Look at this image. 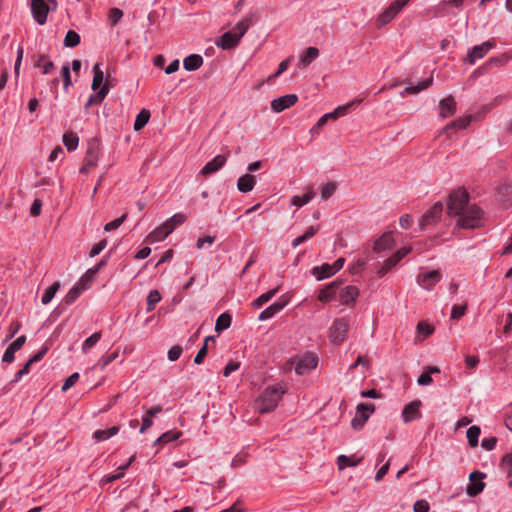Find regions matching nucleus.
<instances>
[{"mask_svg":"<svg viewBox=\"0 0 512 512\" xmlns=\"http://www.w3.org/2000/svg\"><path fill=\"white\" fill-rule=\"evenodd\" d=\"M97 274V268H89L86 273L80 278V285L87 284V288L89 284L94 280L95 275Z\"/></svg>","mask_w":512,"mask_h":512,"instance_id":"864d4df0","label":"nucleus"},{"mask_svg":"<svg viewBox=\"0 0 512 512\" xmlns=\"http://www.w3.org/2000/svg\"><path fill=\"white\" fill-rule=\"evenodd\" d=\"M433 83V77L426 78L420 82H418L416 85H409L407 86L403 92H401V95L403 96L406 94H417L428 87H430Z\"/></svg>","mask_w":512,"mask_h":512,"instance_id":"a878e982","label":"nucleus"},{"mask_svg":"<svg viewBox=\"0 0 512 512\" xmlns=\"http://www.w3.org/2000/svg\"><path fill=\"white\" fill-rule=\"evenodd\" d=\"M443 212V204L436 202L421 218L419 226L424 230L428 226H433L438 223Z\"/></svg>","mask_w":512,"mask_h":512,"instance_id":"0eeeda50","label":"nucleus"},{"mask_svg":"<svg viewBox=\"0 0 512 512\" xmlns=\"http://www.w3.org/2000/svg\"><path fill=\"white\" fill-rule=\"evenodd\" d=\"M59 288H60L59 282H54L51 286H49L42 295V298H41L42 304L47 305L48 303H50L51 300L53 299V297L55 296L56 292L59 290Z\"/></svg>","mask_w":512,"mask_h":512,"instance_id":"79ce46f5","label":"nucleus"},{"mask_svg":"<svg viewBox=\"0 0 512 512\" xmlns=\"http://www.w3.org/2000/svg\"><path fill=\"white\" fill-rule=\"evenodd\" d=\"M183 352V349L180 345L172 346L168 351V359L172 362L178 360Z\"/></svg>","mask_w":512,"mask_h":512,"instance_id":"052dcab7","label":"nucleus"},{"mask_svg":"<svg viewBox=\"0 0 512 512\" xmlns=\"http://www.w3.org/2000/svg\"><path fill=\"white\" fill-rule=\"evenodd\" d=\"M240 40L241 39L236 35V32L228 31L216 40L215 44L224 50H229L235 48L239 44Z\"/></svg>","mask_w":512,"mask_h":512,"instance_id":"dca6fc26","label":"nucleus"},{"mask_svg":"<svg viewBox=\"0 0 512 512\" xmlns=\"http://www.w3.org/2000/svg\"><path fill=\"white\" fill-rule=\"evenodd\" d=\"M181 435H182V433L180 431H173V430L167 431V432L163 433L160 437H158L155 440L154 444L155 445L166 444V443L177 440Z\"/></svg>","mask_w":512,"mask_h":512,"instance_id":"e433bc0d","label":"nucleus"},{"mask_svg":"<svg viewBox=\"0 0 512 512\" xmlns=\"http://www.w3.org/2000/svg\"><path fill=\"white\" fill-rule=\"evenodd\" d=\"M34 66L43 69V74L50 73L54 68V63L48 59L47 55L39 54L35 60Z\"/></svg>","mask_w":512,"mask_h":512,"instance_id":"c756f323","label":"nucleus"},{"mask_svg":"<svg viewBox=\"0 0 512 512\" xmlns=\"http://www.w3.org/2000/svg\"><path fill=\"white\" fill-rule=\"evenodd\" d=\"M101 339V332H95L90 337H88L82 344V352L87 353L93 346L97 344V342Z\"/></svg>","mask_w":512,"mask_h":512,"instance_id":"de8ad7c7","label":"nucleus"},{"mask_svg":"<svg viewBox=\"0 0 512 512\" xmlns=\"http://www.w3.org/2000/svg\"><path fill=\"white\" fill-rule=\"evenodd\" d=\"M359 295V289L356 286L348 285L340 291V300L344 305L354 304Z\"/></svg>","mask_w":512,"mask_h":512,"instance_id":"4be33fe9","label":"nucleus"},{"mask_svg":"<svg viewBox=\"0 0 512 512\" xmlns=\"http://www.w3.org/2000/svg\"><path fill=\"white\" fill-rule=\"evenodd\" d=\"M123 16V11L119 8H111L109 11V20L112 25L117 24Z\"/></svg>","mask_w":512,"mask_h":512,"instance_id":"e2e57ef3","label":"nucleus"},{"mask_svg":"<svg viewBox=\"0 0 512 512\" xmlns=\"http://www.w3.org/2000/svg\"><path fill=\"white\" fill-rule=\"evenodd\" d=\"M471 120H472V116L471 115H469V116H467L465 118H458V119L452 121L451 123H449L448 125H446L444 130L447 131L450 128H453V129H465L470 124Z\"/></svg>","mask_w":512,"mask_h":512,"instance_id":"49530a36","label":"nucleus"},{"mask_svg":"<svg viewBox=\"0 0 512 512\" xmlns=\"http://www.w3.org/2000/svg\"><path fill=\"white\" fill-rule=\"evenodd\" d=\"M480 433V427L476 425L469 427L468 430L466 431V437L471 447H476L478 445V438Z\"/></svg>","mask_w":512,"mask_h":512,"instance_id":"ea45409f","label":"nucleus"},{"mask_svg":"<svg viewBox=\"0 0 512 512\" xmlns=\"http://www.w3.org/2000/svg\"><path fill=\"white\" fill-rule=\"evenodd\" d=\"M467 311V303L461 305H454L451 309V319L459 320L465 315Z\"/></svg>","mask_w":512,"mask_h":512,"instance_id":"603ef678","label":"nucleus"},{"mask_svg":"<svg viewBox=\"0 0 512 512\" xmlns=\"http://www.w3.org/2000/svg\"><path fill=\"white\" fill-rule=\"evenodd\" d=\"M440 116L448 118L456 112V101L452 95L447 96L439 102Z\"/></svg>","mask_w":512,"mask_h":512,"instance_id":"aec40b11","label":"nucleus"},{"mask_svg":"<svg viewBox=\"0 0 512 512\" xmlns=\"http://www.w3.org/2000/svg\"><path fill=\"white\" fill-rule=\"evenodd\" d=\"M375 411V406L368 403H360L356 407V414L351 420V427L360 430L364 427L370 415Z\"/></svg>","mask_w":512,"mask_h":512,"instance_id":"20e7f679","label":"nucleus"},{"mask_svg":"<svg viewBox=\"0 0 512 512\" xmlns=\"http://www.w3.org/2000/svg\"><path fill=\"white\" fill-rule=\"evenodd\" d=\"M126 218H127V214L125 213L122 216H120L119 218H117L111 222H108L104 226V230L106 232H110V231L117 229L125 221Z\"/></svg>","mask_w":512,"mask_h":512,"instance_id":"13d9d810","label":"nucleus"},{"mask_svg":"<svg viewBox=\"0 0 512 512\" xmlns=\"http://www.w3.org/2000/svg\"><path fill=\"white\" fill-rule=\"evenodd\" d=\"M203 64V58L199 54H191L184 58L183 66L187 71H196Z\"/></svg>","mask_w":512,"mask_h":512,"instance_id":"b1692460","label":"nucleus"},{"mask_svg":"<svg viewBox=\"0 0 512 512\" xmlns=\"http://www.w3.org/2000/svg\"><path fill=\"white\" fill-rule=\"evenodd\" d=\"M16 352L17 351L11 345H9L2 356V362L12 363L15 359Z\"/></svg>","mask_w":512,"mask_h":512,"instance_id":"774afa93","label":"nucleus"},{"mask_svg":"<svg viewBox=\"0 0 512 512\" xmlns=\"http://www.w3.org/2000/svg\"><path fill=\"white\" fill-rule=\"evenodd\" d=\"M87 289V284H84L83 286L80 285V283L78 282L76 285H74L69 291L68 293L65 295L63 301L66 305H71L73 304L77 299L78 297L81 295V293L83 291H85Z\"/></svg>","mask_w":512,"mask_h":512,"instance_id":"393cba45","label":"nucleus"},{"mask_svg":"<svg viewBox=\"0 0 512 512\" xmlns=\"http://www.w3.org/2000/svg\"><path fill=\"white\" fill-rule=\"evenodd\" d=\"M319 55V50L316 47H308L300 57V62L307 66Z\"/></svg>","mask_w":512,"mask_h":512,"instance_id":"f704fd0d","label":"nucleus"},{"mask_svg":"<svg viewBox=\"0 0 512 512\" xmlns=\"http://www.w3.org/2000/svg\"><path fill=\"white\" fill-rule=\"evenodd\" d=\"M499 467L506 472L507 477L512 478V452L502 456Z\"/></svg>","mask_w":512,"mask_h":512,"instance_id":"37998d69","label":"nucleus"},{"mask_svg":"<svg viewBox=\"0 0 512 512\" xmlns=\"http://www.w3.org/2000/svg\"><path fill=\"white\" fill-rule=\"evenodd\" d=\"M119 356V352L118 351H114L112 352L111 354L105 356V357H102L98 364L101 366V369H104L106 366H108L111 362H113L114 360H116V358Z\"/></svg>","mask_w":512,"mask_h":512,"instance_id":"69168bd1","label":"nucleus"},{"mask_svg":"<svg viewBox=\"0 0 512 512\" xmlns=\"http://www.w3.org/2000/svg\"><path fill=\"white\" fill-rule=\"evenodd\" d=\"M421 406L420 400H414L406 405L402 411V418L404 423H409L413 420L421 418L419 407Z\"/></svg>","mask_w":512,"mask_h":512,"instance_id":"2eb2a0df","label":"nucleus"},{"mask_svg":"<svg viewBox=\"0 0 512 512\" xmlns=\"http://www.w3.org/2000/svg\"><path fill=\"white\" fill-rule=\"evenodd\" d=\"M315 196V192L312 188H310L305 194L302 196H293L291 198V204L301 207L303 205H306L313 197Z\"/></svg>","mask_w":512,"mask_h":512,"instance_id":"72a5a7b5","label":"nucleus"},{"mask_svg":"<svg viewBox=\"0 0 512 512\" xmlns=\"http://www.w3.org/2000/svg\"><path fill=\"white\" fill-rule=\"evenodd\" d=\"M429 509H430V505H429L428 501H426L424 499L417 500L413 506L414 512H429Z\"/></svg>","mask_w":512,"mask_h":512,"instance_id":"338daca9","label":"nucleus"},{"mask_svg":"<svg viewBox=\"0 0 512 512\" xmlns=\"http://www.w3.org/2000/svg\"><path fill=\"white\" fill-rule=\"evenodd\" d=\"M119 429H120L119 426H113L109 429L96 430L93 433V438L97 441L107 440L110 437L116 435L119 432Z\"/></svg>","mask_w":512,"mask_h":512,"instance_id":"2f4dec72","label":"nucleus"},{"mask_svg":"<svg viewBox=\"0 0 512 512\" xmlns=\"http://www.w3.org/2000/svg\"><path fill=\"white\" fill-rule=\"evenodd\" d=\"M168 234H165V232L162 230L161 225L157 227L154 231H152L148 236L146 241L149 243H154L158 241L164 240Z\"/></svg>","mask_w":512,"mask_h":512,"instance_id":"8fccbe9b","label":"nucleus"},{"mask_svg":"<svg viewBox=\"0 0 512 512\" xmlns=\"http://www.w3.org/2000/svg\"><path fill=\"white\" fill-rule=\"evenodd\" d=\"M343 281L336 279L323 287L318 295V300L321 302H329L335 298L338 289L342 286Z\"/></svg>","mask_w":512,"mask_h":512,"instance_id":"ddd939ff","label":"nucleus"},{"mask_svg":"<svg viewBox=\"0 0 512 512\" xmlns=\"http://www.w3.org/2000/svg\"><path fill=\"white\" fill-rule=\"evenodd\" d=\"M251 24H252L251 18L245 17L240 22L237 23L233 32H236V35L241 39L245 35V33L248 31Z\"/></svg>","mask_w":512,"mask_h":512,"instance_id":"c03bdc74","label":"nucleus"},{"mask_svg":"<svg viewBox=\"0 0 512 512\" xmlns=\"http://www.w3.org/2000/svg\"><path fill=\"white\" fill-rule=\"evenodd\" d=\"M287 301L284 300V301H277L273 304H271L270 306H268L267 308H265L258 316V320L259 321H266L270 318H272L275 314H277L278 312H280L281 310L284 309V307L287 305Z\"/></svg>","mask_w":512,"mask_h":512,"instance_id":"412c9836","label":"nucleus"},{"mask_svg":"<svg viewBox=\"0 0 512 512\" xmlns=\"http://www.w3.org/2000/svg\"><path fill=\"white\" fill-rule=\"evenodd\" d=\"M278 290H279V288L277 287V288L267 291L266 293L261 294L257 299H255L253 301V303H252L253 307L260 308L261 306H263L265 303H267L270 299H272L276 295Z\"/></svg>","mask_w":512,"mask_h":512,"instance_id":"c9c22d12","label":"nucleus"},{"mask_svg":"<svg viewBox=\"0 0 512 512\" xmlns=\"http://www.w3.org/2000/svg\"><path fill=\"white\" fill-rule=\"evenodd\" d=\"M362 462V457L356 458L355 456L340 455L337 458V466L339 470H343L346 467H355Z\"/></svg>","mask_w":512,"mask_h":512,"instance_id":"cd10ccee","label":"nucleus"},{"mask_svg":"<svg viewBox=\"0 0 512 512\" xmlns=\"http://www.w3.org/2000/svg\"><path fill=\"white\" fill-rule=\"evenodd\" d=\"M336 188L335 182L326 183L321 189V199L324 201L329 199L335 193Z\"/></svg>","mask_w":512,"mask_h":512,"instance_id":"3c124183","label":"nucleus"},{"mask_svg":"<svg viewBox=\"0 0 512 512\" xmlns=\"http://www.w3.org/2000/svg\"><path fill=\"white\" fill-rule=\"evenodd\" d=\"M297 100L298 96L296 94H287L281 96L271 101V109L276 113H280L293 106Z\"/></svg>","mask_w":512,"mask_h":512,"instance_id":"f8f14e48","label":"nucleus"},{"mask_svg":"<svg viewBox=\"0 0 512 512\" xmlns=\"http://www.w3.org/2000/svg\"><path fill=\"white\" fill-rule=\"evenodd\" d=\"M63 143L68 151H73L78 146L79 137L73 132H67L63 135Z\"/></svg>","mask_w":512,"mask_h":512,"instance_id":"4c0bfd02","label":"nucleus"},{"mask_svg":"<svg viewBox=\"0 0 512 512\" xmlns=\"http://www.w3.org/2000/svg\"><path fill=\"white\" fill-rule=\"evenodd\" d=\"M31 364L26 362L24 366L15 374L14 378L11 380V384H15L19 382L23 376L27 375L30 371Z\"/></svg>","mask_w":512,"mask_h":512,"instance_id":"680f3d73","label":"nucleus"},{"mask_svg":"<svg viewBox=\"0 0 512 512\" xmlns=\"http://www.w3.org/2000/svg\"><path fill=\"white\" fill-rule=\"evenodd\" d=\"M31 12L34 20L43 25L47 20L49 6L44 0H31Z\"/></svg>","mask_w":512,"mask_h":512,"instance_id":"9b49d317","label":"nucleus"},{"mask_svg":"<svg viewBox=\"0 0 512 512\" xmlns=\"http://www.w3.org/2000/svg\"><path fill=\"white\" fill-rule=\"evenodd\" d=\"M110 90L109 81L106 79V82L102 85L98 92L93 93L89 96L88 101L84 105V109L87 111L90 106L94 104H100L105 97L108 95Z\"/></svg>","mask_w":512,"mask_h":512,"instance_id":"a211bd4d","label":"nucleus"},{"mask_svg":"<svg viewBox=\"0 0 512 512\" xmlns=\"http://www.w3.org/2000/svg\"><path fill=\"white\" fill-rule=\"evenodd\" d=\"M99 154V143L96 140L91 141L86 151L83 166L80 168V173L88 174L97 165Z\"/></svg>","mask_w":512,"mask_h":512,"instance_id":"39448f33","label":"nucleus"},{"mask_svg":"<svg viewBox=\"0 0 512 512\" xmlns=\"http://www.w3.org/2000/svg\"><path fill=\"white\" fill-rule=\"evenodd\" d=\"M311 274L315 276V278L320 281L325 278H329L334 275L332 267L328 263H324L321 266L313 267L311 270Z\"/></svg>","mask_w":512,"mask_h":512,"instance_id":"bb28decb","label":"nucleus"},{"mask_svg":"<svg viewBox=\"0 0 512 512\" xmlns=\"http://www.w3.org/2000/svg\"><path fill=\"white\" fill-rule=\"evenodd\" d=\"M395 245V240L391 232L384 233L379 237L373 246V250L377 253L392 249Z\"/></svg>","mask_w":512,"mask_h":512,"instance_id":"6ab92c4d","label":"nucleus"},{"mask_svg":"<svg viewBox=\"0 0 512 512\" xmlns=\"http://www.w3.org/2000/svg\"><path fill=\"white\" fill-rule=\"evenodd\" d=\"M360 100H355L353 102L347 103L342 106H338L334 111H332V114L334 115V120L338 119L341 116H344L348 109L355 103H359Z\"/></svg>","mask_w":512,"mask_h":512,"instance_id":"6e6d98bb","label":"nucleus"},{"mask_svg":"<svg viewBox=\"0 0 512 512\" xmlns=\"http://www.w3.org/2000/svg\"><path fill=\"white\" fill-rule=\"evenodd\" d=\"M486 484L482 480L471 482L466 487V493L470 497L479 495L485 488Z\"/></svg>","mask_w":512,"mask_h":512,"instance_id":"a19ab883","label":"nucleus"},{"mask_svg":"<svg viewBox=\"0 0 512 512\" xmlns=\"http://www.w3.org/2000/svg\"><path fill=\"white\" fill-rule=\"evenodd\" d=\"M397 264V262L392 258V256H390L389 258H387L382 267L378 270V275L380 277L384 276L388 271H390L395 265Z\"/></svg>","mask_w":512,"mask_h":512,"instance_id":"4d7b16f0","label":"nucleus"},{"mask_svg":"<svg viewBox=\"0 0 512 512\" xmlns=\"http://www.w3.org/2000/svg\"><path fill=\"white\" fill-rule=\"evenodd\" d=\"M93 80H92V84H91V88L96 91L97 89H100L102 87V85L104 84L103 83V80H104V73L101 69V63H96L94 66H93Z\"/></svg>","mask_w":512,"mask_h":512,"instance_id":"c85d7f7f","label":"nucleus"},{"mask_svg":"<svg viewBox=\"0 0 512 512\" xmlns=\"http://www.w3.org/2000/svg\"><path fill=\"white\" fill-rule=\"evenodd\" d=\"M187 219V216L184 213H176L173 216H171L166 221L169 222L173 228H177L178 226L182 225Z\"/></svg>","mask_w":512,"mask_h":512,"instance_id":"5fc2aeb1","label":"nucleus"},{"mask_svg":"<svg viewBox=\"0 0 512 512\" xmlns=\"http://www.w3.org/2000/svg\"><path fill=\"white\" fill-rule=\"evenodd\" d=\"M410 0H395L387 8L394 14L398 15L401 10L409 3Z\"/></svg>","mask_w":512,"mask_h":512,"instance_id":"bf43d9fd","label":"nucleus"},{"mask_svg":"<svg viewBox=\"0 0 512 512\" xmlns=\"http://www.w3.org/2000/svg\"><path fill=\"white\" fill-rule=\"evenodd\" d=\"M256 184L255 177L251 174H244L238 179L237 188L241 193L250 192Z\"/></svg>","mask_w":512,"mask_h":512,"instance_id":"5701e85b","label":"nucleus"},{"mask_svg":"<svg viewBox=\"0 0 512 512\" xmlns=\"http://www.w3.org/2000/svg\"><path fill=\"white\" fill-rule=\"evenodd\" d=\"M349 323L345 318L336 319L330 327V338L334 344H341L347 338Z\"/></svg>","mask_w":512,"mask_h":512,"instance_id":"423d86ee","label":"nucleus"},{"mask_svg":"<svg viewBox=\"0 0 512 512\" xmlns=\"http://www.w3.org/2000/svg\"><path fill=\"white\" fill-rule=\"evenodd\" d=\"M80 43V36L74 30H69L64 38V46L66 47H75Z\"/></svg>","mask_w":512,"mask_h":512,"instance_id":"09e8293b","label":"nucleus"},{"mask_svg":"<svg viewBox=\"0 0 512 512\" xmlns=\"http://www.w3.org/2000/svg\"><path fill=\"white\" fill-rule=\"evenodd\" d=\"M106 246H107V240L102 239L101 241H99L92 247V249L90 250L89 256L90 257L97 256L106 248Z\"/></svg>","mask_w":512,"mask_h":512,"instance_id":"0e129e2a","label":"nucleus"},{"mask_svg":"<svg viewBox=\"0 0 512 512\" xmlns=\"http://www.w3.org/2000/svg\"><path fill=\"white\" fill-rule=\"evenodd\" d=\"M509 60H510V57L507 53H504L500 56L491 57L481 67L478 68L477 72L479 74L486 73L493 67H501V66L507 64Z\"/></svg>","mask_w":512,"mask_h":512,"instance_id":"f3484780","label":"nucleus"},{"mask_svg":"<svg viewBox=\"0 0 512 512\" xmlns=\"http://www.w3.org/2000/svg\"><path fill=\"white\" fill-rule=\"evenodd\" d=\"M150 119V112L149 110L142 109L138 115L136 116V119L134 121V130L138 131L142 129L149 121Z\"/></svg>","mask_w":512,"mask_h":512,"instance_id":"58836bf2","label":"nucleus"},{"mask_svg":"<svg viewBox=\"0 0 512 512\" xmlns=\"http://www.w3.org/2000/svg\"><path fill=\"white\" fill-rule=\"evenodd\" d=\"M226 161L227 156L219 154L205 164V166L201 169L200 174L204 176L211 175L219 171L225 165Z\"/></svg>","mask_w":512,"mask_h":512,"instance_id":"4468645a","label":"nucleus"},{"mask_svg":"<svg viewBox=\"0 0 512 512\" xmlns=\"http://www.w3.org/2000/svg\"><path fill=\"white\" fill-rule=\"evenodd\" d=\"M161 300V294L158 290H151L147 296V307L146 311L151 312L155 309V306Z\"/></svg>","mask_w":512,"mask_h":512,"instance_id":"a18cd8bd","label":"nucleus"},{"mask_svg":"<svg viewBox=\"0 0 512 512\" xmlns=\"http://www.w3.org/2000/svg\"><path fill=\"white\" fill-rule=\"evenodd\" d=\"M318 364V358L312 353H306L296 361L295 372L298 375H304L315 369Z\"/></svg>","mask_w":512,"mask_h":512,"instance_id":"6e6552de","label":"nucleus"},{"mask_svg":"<svg viewBox=\"0 0 512 512\" xmlns=\"http://www.w3.org/2000/svg\"><path fill=\"white\" fill-rule=\"evenodd\" d=\"M494 46L495 43L490 40L474 46L466 55L465 61L469 64H474L476 60L483 58Z\"/></svg>","mask_w":512,"mask_h":512,"instance_id":"1a4fd4ad","label":"nucleus"},{"mask_svg":"<svg viewBox=\"0 0 512 512\" xmlns=\"http://www.w3.org/2000/svg\"><path fill=\"white\" fill-rule=\"evenodd\" d=\"M231 321H232V317L229 313L224 312V313L220 314V316L216 320L215 330L217 332L226 330L227 328L230 327Z\"/></svg>","mask_w":512,"mask_h":512,"instance_id":"473e14b6","label":"nucleus"},{"mask_svg":"<svg viewBox=\"0 0 512 512\" xmlns=\"http://www.w3.org/2000/svg\"><path fill=\"white\" fill-rule=\"evenodd\" d=\"M469 205V194L464 188H458L449 194L447 213L449 216H460Z\"/></svg>","mask_w":512,"mask_h":512,"instance_id":"f03ea898","label":"nucleus"},{"mask_svg":"<svg viewBox=\"0 0 512 512\" xmlns=\"http://www.w3.org/2000/svg\"><path fill=\"white\" fill-rule=\"evenodd\" d=\"M285 392L286 388L281 384L267 387L255 401V409L261 414L271 412Z\"/></svg>","mask_w":512,"mask_h":512,"instance_id":"f257e3e1","label":"nucleus"},{"mask_svg":"<svg viewBox=\"0 0 512 512\" xmlns=\"http://www.w3.org/2000/svg\"><path fill=\"white\" fill-rule=\"evenodd\" d=\"M397 15L394 14L389 8H386L383 12H381L375 21V25L378 29H381L388 23H390Z\"/></svg>","mask_w":512,"mask_h":512,"instance_id":"7c9ffc66","label":"nucleus"},{"mask_svg":"<svg viewBox=\"0 0 512 512\" xmlns=\"http://www.w3.org/2000/svg\"><path fill=\"white\" fill-rule=\"evenodd\" d=\"M482 210L475 204L467 206L459 216L457 226L465 229H474L481 226Z\"/></svg>","mask_w":512,"mask_h":512,"instance_id":"7ed1b4c3","label":"nucleus"},{"mask_svg":"<svg viewBox=\"0 0 512 512\" xmlns=\"http://www.w3.org/2000/svg\"><path fill=\"white\" fill-rule=\"evenodd\" d=\"M442 278L439 270L421 272L417 276V283L426 290H431Z\"/></svg>","mask_w":512,"mask_h":512,"instance_id":"9d476101","label":"nucleus"}]
</instances>
